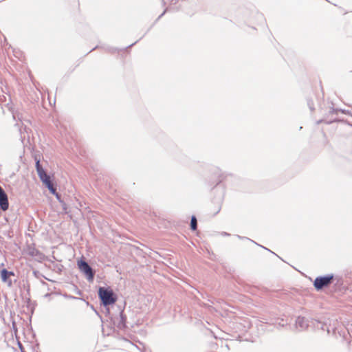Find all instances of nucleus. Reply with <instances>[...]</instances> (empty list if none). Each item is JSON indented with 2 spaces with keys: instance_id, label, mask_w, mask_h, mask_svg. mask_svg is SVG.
I'll return each instance as SVG.
<instances>
[{
  "instance_id": "nucleus-5",
  "label": "nucleus",
  "mask_w": 352,
  "mask_h": 352,
  "mask_svg": "<svg viewBox=\"0 0 352 352\" xmlns=\"http://www.w3.org/2000/svg\"><path fill=\"white\" fill-rule=\"evenodd\" d=\"M9 207V202L8 195L6 193L5 190L0 186V210L5 212L8 210Z\"/></svg>"
},
{
  "instance_id": "nucleus-12",
  "label": "nucleus",
  "mask_w": 352,
  "mask_h": 352,
  "mask_svg": "<svg viewBox=\"0 0 352 352\" xmlns=\"http://www.w3.org/2000/svg\"><path fill=\"white\" fill-rule=\"evenodd\" d=\"M52 195H54V196H56V199L58 200H59L60 201H61L60 200V195L58 194L57 192H56V187L55 186V192L54 193H52Z\"/></svg>"
},
{
  "instance_id": "nucleus-7",
  "label": "nucleus",
  "mask_w": 352,
  "mask_h": 352,
  "mask_svg": "<svg viewBox=\"0 0 352 352\" xmlns=\"http://www.w3.org/2000/svg\"><path fill=\"white\" fill-rule=\"evenodd\" d=\"M296 326L297 328H300V331L305 330L309 327V320L302 316H298L296 319Z\"/></svg>"
},
{
  "instance_id": "nucleus-22",
  "label": "nucleus",
  "mask_w": 352,
  "mask_h": 352,
  "mask_svg": "<svg viewBox=\"0 0 352 352\" xmlns=\"http://www.w3.org/2000/svg\"><path fill=\"white\" fill-rule=\"evenodd\" d=\"M261 248H263V249H265V250H267V248H265V247H264V246H261ZM267 250H269V251H270V250H269V249H267Z\"/></svg>"
},
{
  "instance_id": "nucleus-9",
  "label": "nucleus",
  "mask_w": 352,
  "mask_h": 352,
  "mask_svg": "<svg viewBox=\"0 0 352 352\" xmlns=\"http://www.w3.org/2000/svg\"><path fill=\"white\" fill-rule=\"evenodd\" d=\"M125 322H126V316L124 314L123 311H121L120 312V318H119V322L117 323V327L120 329H124L125 328Z\"/></svg>"
},
{
  "instance_id": "nucleus-21",
  "label": "nucleus",
  "mask_w": 352,
  "mask_h": 352,
  "mask_svg": "<svg viewBox=\"0 0 352 352\" xmlns=\"http://www.w3.org/2000/svg\"><path fill=\"white\" fill-rule=\"evenodd\" d=\"M261 248H263V249H265V250H267V248H265V247H264V246H261ZM267 250H269V251H270V250H269V249H267Z\"/></svg>"
},
{
  "instance_id": "nucleus-3",
  "label": "nucleus",
  "mask_w": 352,
  "mask_h": 352,
  "mask_svg": "<svg viewBox=\"0 0 352 352\" xmlns=\"http://www.w3.org/2000/svg\"><path fill=\"white\" fill-rule=\"evenodd\" d=\"M78 268L84 274L88 282L92 283L94 280L96 271L85 260L80 259L77 262Z\"/></svg>"
},
{
  "instance_id": "nucleus-2",
  "label": "nucleus",
  "mask_w": 352,
  "mask_h": 352,
  "mask_svg": "<svg viewBox=\"0 0 352 352\" xmlns=\"http://www.w3.org/2000/svg\"><path fill=\"white\" fill-rule=\"evenodd\" d=\"M36 169L38 178L41 179V181L43 182V185L47 187L51 193H54V186L51 180V177L50 175L47 174L46 171L43 169L39 160H36Z\"/></svg>"
},
{
  "instance_id": "nucleus-19",
  "label": "nucleus",
  "mask_w": 352,
  "mask_h": 352,
  "mask_svg": "<svg viewBox=\"0 0 352 352\" xmlns=\"http://www.w3.org/2000/svg\"><path fill=\"white\" fill-rule=\"evenodd\" d=\"M322 122V120H319L317 122V124H320Z\"/></svg>"
},
{
  "instance_id": "nucleus-14",
  "label": "nucleus",
  "mask_w": 352,
  "mask_h": 352,
  "mask_svg": "<svg viewBox=\"0 0 352 352\" xmlns=\"http://www.w3.org/2000/svg\"><path fill=\"white\" fill-rule=\"evenodd\" d=\"M167 12V9H165V10L163 12V13H162V14H161L158 16L157 20H159L162 16H164V14H165V12Z\"/></svg>"
},
{
  "instance_id": "nucleus-23",
  "label": "nucleus",
  "mask_w": 352,
  "mask_h": 352,
  "mask_svg": "<svg viewBox=\"0 0 352 352\" xmlns=\"http://www.w3.org/2000/svg\"><path fill=\"white\" fill-rule=\"evenodd\" d=\"M261 248H263V249H265V250H267V248H265V247H264V246H261ZM267 250H269V251H270V250H269V249H267Z\"/></svg>"
},
{
  "instance_id": "nucleus-6",
  "label": "nucleus",
  "mask_w": 352,
  "mask_h": 352,
  "mask_svg": "<svg viewBox=\"0 0 352 352\" xmlns=\"http://www.w3.org/2000/svg\"><path fill=\"white\" fill-rule=\"evenodd\" d=\"M0 276H1L2 281L8 283V287L12 285V282L9 278L11 276H14L13 272L3 269L1 271H0Z\"/></svg>"
},
{
  "instance_id": "nucleus-24",
  "label": "nucleus",
  "mask_w": 352,
  "mask_h": 352,
  "mask_svg": "<svg viewBox=\"0 0 352 352\" xmlns=\"http://www.w3.org/2000/svg\"><path fill=\"white\" fill-rule=\"evenodd\" d=\"M135 43H134L133 44H131V45H129V46L128 47H131V46L134 45H135Z\"/></svg>"
},
{
  "instance_id": "nucleus-20",
  "label": "nucleus",
  "mask_w": 352,
  "mask_h": 352,
  "mask_svg": "<svg viewBox=\"0 0 352 352\" xmlns=\"http://www.w3.org/2000/svg\"><path fill=\"white\" fill-rule=\"evenodd\" d=\"M19 348H21V352H23V350L22 349V346H21V344H19Z\"/></svg>"
},
{
  "instance_id": "nucleus-1",
  "label": "nucleus",
  "mask_w": 352,
  "mask_h": 352,
  "mask_svg": "<svg viewBox=\"0 0 352 352\" xmlns=\"http://www.w3.org/2000/svg\"><path fill=\"white\" fill-rule=\"evenodd\" d=\"M98 296L104 307L109 306L116 302L117 297L113 290L109 287H100L98 289Z\"/></svg>"
},
{
  "instance_id": "nucleus-11",
  "label": "nucleus",
  "mask_w": 352,
  "mask_h": 352,
  "mask_svg": "<svg viewBox=\"0 0 352 352\" xmlns=\"http://www.w3.org/2000/svg\"><path fill=\"white\" fill-rule=\"evenodd\" d=\"M307 104H308V107H309L310 111L313 112L314 111V106L313 100L311 99H307Z\"/></svg>"
},
{
  "instance_id": "nucleus-8",
  "label": "nucleus",
  "mask_w": 352,
  "mask_h": 352,
  "mask_svg": "<svg viewBox=\"0 0 352 352\" xmlns=\"http://www.w3.org/2000/svg\"><path fill=\"white\" fill-rule=\"evenodd\" d=\"M28 254L34 258H42L43 257V253L34 247L28 248Z\"/></svg>"
},
{
  "instance_id": "nucleus-15",
  "label": "nucleus",
  "mask_w": 352,
  "mask_h": 352,
  "mask_svg": "<svg viewBox=\"0 0 352 352\" xmlns=\"http://www.w3.org/2000/svg\"><path fill=\"white\" fill-rule=\"evenodd\" d=\"M222 236H229V234L226 232H223L221 233Z\"/></svg>"
},
{
  "instance_id": "nucleus-17",
  "label": "nucleus",
  "mask_w": 352,
  "mask_h": 352,
  "mask_svg": "<svg viewBox=\"0 0 352 352\" xmlns=\"http://www.w3.org/2000/svg\"><path fill=\"white\" fill-rule=\"evenodd\" d=\"M330 112H331V113L338 112V110L332 108V109H331V111H330Z\"/></svg>"
},
{
  "instance_id": "nucleus-16",
  "label": "nucleus",
  "mask_w": 352,
  "mask_h": 352,
  "mask_svg": "<svg viewBox=\"0 0 352 352\" xmlns=\"http://www.w3.org/2000/svg\"><path fill=\"white\" fill-rule=\"evenodd\" d=\"M238 238H239L240 239H247V240H250L249 239L246 238V237H244V236H237Z\"/></svg>"
},
{
  "instance_id": "nucleus-4",
  "label": "nucleus",
  "mask_w": 352,
  "mask_h": 352,
  "mask_svg": "<svg viewBox=\"0 0 352 352\" xmlns=\"http://www.w3.org/2000/svg\"><path fill=\"white\" fill-rule=\"evenodd\" d=\"M333 280V274H330L323 276H318L315 278L314 282V287L315 289L320 291L324 287L329 286Z\"/></svg>"
},
{
  "instance_id": "nucleus-10",
  "label": "nucleus",
  "mask_w": 352,
  "mask_h": 352,
  "mask_svg": "<svg viewBox=\"0 0 352 352\" xmlns=\"http://www.w3.org/2000/svg\"><path fill=\"white\" fill-rule=\"evenodd\" d=\"M190 228L192 230H196L197 228V220L195 216L192 215L191 217V222H190Z\"/></svg>"
},
{
  "instance_id": "nucleus-13",
  "label": "nucleus",
  "mask_w": 352,
  "mask_h": 352,
  "mask_svg": "<svg viewBox=\"0 0 352 352\" xmlns=\"http://www.w3.org/2000/svg\"><path fill=\"white\" fill-rule=\"evenodd\" d=\"M16 118L20 120L19 113L17 112L13 113V118L15 120Z\"/></svg>"
},
{
  "instance_id": "nucleus-18",
  "label": "nucleus",
  "mask_w": 352,
  "mask_h": 352,
  "mask_svg": "<svg viewBox=\"0 0 352 352\" xmlns=\"http://www.w3.org/2000/svg\"><path fill=\"white\" fill-rule=\"evenodd\" d=\"M220 210H221V206H219L217 210L215 212V214H217Z\"/></svg>"
}]
</instances>
